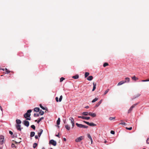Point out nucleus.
Returning a JSON list of instances; mask_svg holds the SVG:
<instances>
[{
  "instance_id": "obj_1",
  "label": "nucleus",
  "mask_w": 149,
  "mask_h": 149,
  "mask_svg": "<svg viewBox=\"0 0 149 149\" xmlns=\"http://www.w3.org/2000/svg\"><path fill=\"white\" fill-rule=\"evenodd\" d=\"M32 110L31 109L28 110L27 112L25 113L24 115V117L25 118H26V120H30L31 118H27L28 117H29L31 116L30 113L31 112Z\"/></svg>"
},
{
  "instance_id": "obj_2",
  "label": "nucleus",
  "mask_w": 149,
  "mask_h": 149,
  "mask_svg": "<svg viewBox=\"0 0 149 149\" xmlns=\"http://www.w3.org/2000/svg\"><path fill=\"white\" fill-rule=\"evenodd\" d=\"M139 103H137L136 104H133L130 108V109H129V110L128 111L127 113H130L132 111L133 109L134 108L135 106H136V105H137Z\"/></svg>"
},
{
  "instance_id": "obj_3",
  "label": "nucleus",
  "mask_w": 149,
  "mask_h": 149,
  "mask_svg": "<svg viewBox=\"0 0 149 149\" xmlns=\"http://www.w3.org/2000/svg\"><path fill=\"white\" fill-rule=\"evenodd\" d=\"M84 137V136H80L77 138L75 140V141L77 142H80L83 139Z\"/></svg>"
},
{
  "instance_id": "obj_4",
  "label": "nucleus",
  "mask_w": 149,
  "mask_h": 149,
  "mask_svg": "<svg viewBox=\"0 0 149 149\" xmlns=\"http://www.w3.org/2000/svg\"><path fill=\"white\" fill-rule=\"evenodd\" d=\"M4 137L3 135L0 136V144L2 145L3 143Z\"/></svg>"
},
{
  "instance_id": "obj_5",
  "label": "nucleus",
  "mask_w": 149,
  "mask_h": 149,
  "mask_svg": "<svg viewBox=\"0 0 149 149\" xmlns=\"http://www.w3.org/2000/svg\"><path fill=\"white\" fill-rule=\"evenodd\" d=\"M49 143L52 144L54 146H56L57 144L56 142L53 140H51L49 142Z\"/></svg>"
},
{
  "instance_id": "obj_6",
  "label": "nucleus",
  "mask_w": 149,
  "mask_h": 149,
  "mask_svg": "<svg viewBox=\"0 0 149 149\" xmlns=\"http://www.w3.org/2000/svg\"><path fill=\"white\" fill-rule=\"evenodd\" d=\"M78 117L79 118H82L84 119L89 120L90 119L89 117H85L84 116H78Z\"/></svg>"
},
{
  "instance_id": "obj_7",
  "label": "nucleus",
  "mask_w": 149,
  "mask_h": 149,
  "mask_svg": "<svg viewBox=\"0 0 149 149\" xmlns=\"http://www.w3.org/2000/svg\"><path fill=\"white\" fill-rule=\"evenodd\" d=\"M126 83V81H124V80L120 81V82H119L118 83V84H117V86H119L125 83Z\"/></svg>"
},
{
  "instance_id": "obj_8",
  "label": "nucleus",
  "mask_w": 149,
  "mask_h": 149,
  "mask_svg": "<svg viewBox=\"0 0 149 149\" xmlns=\"http://www.w3.org/2000/svg\"><path fill=\"white\" fill-rule=\"evenodd\" d=\"M24 124L25 126L27 127L29 126V121L25 120L24 121Z\"/></svg>"
},
{
  "instance_id": "obj_9",
  "label": "nucleus",
  "mask_w": 149,
  "mask_h": 149,
  "mask_svg": "<svg viewBox=\"0 0 149 149\" xmlns=\"http://www.w3.org/2000/svg\"><path fill=\"white\" fill-rule=\"evenodd\" d=\"M16 128L19 131H21V125L19 124H17L16 125Z\"/></svg>"
},
{
  "instance_id": "obj_10",
  "label": "nucleus",
  "mask_w": 149,
  "mask_h": 149,
  "mask_svg": "<svg viewBox=\"0 0 149 149\" xmlns=\"http://www.w3.org/2000/svg\"><path fill=\"white\" fill-rule=\"evenodd\" d=\"M76 125L78 127L80 128H83L84 125L81 124H79L78 123H76Z\"/></svg>"
},
{
  "instance_id": "obj_11",
  "label": "nucleus",
  "mask_w": 149,
  "mask_h": 149,
  "mask_svg": "<svg viewBox=\"0 0 149 149\" xmlns=\"http://www.w3.org/2000/svg\"><path fill=\"white\" fill-rule=\"evenodd\" d=\"M43 130L42 129H40V132H38V135L39 137H40L41 134H42V133L43 132Z\"/></svg>"
},
{
  "instance_id": "obj_12",
  "label": "nucleus",
  "mask_w": 149,
  "mask_h": 149,
  "mask_svg": "<svg viewBox=\"0 0 149 149\" xmlns=\"http://www.w3.org/2000/svg\"><path fill=\"white\" fill-rule=\"evenodd\" d=\"M88 115L93 117H95L96 116V115L95 113H93L91 112L89 113Z\"/></svg>"
},
{
  "instance_id": "obj_13",
  "label": "nucleus",
  "mask_w": 149,
  "mask_h": 149,
  "mask_svg": "<svg viewBox=\"0 0 149 149\" xmlns=\"http://www.w3.org/2000/svg\"><path fill=\"white\" fill-rule=\"evenodd\" d=\"M93 88L92 89V91H94L96 88V83H95L94 82L93 83Z\"/></svg>"
},
{
  "instance_id": "obj_14",
  "label": "nucleus",
  "mask_w": 149,
  "mask_h": 149,
  "mask_svg": "<svg viewBox=\"0 0 149 149\" xmlns=\"http://www.w3.org/2000/svg\"><path fill=\"white\" fill-rule=\"evenodd\" d=\"M102 100H101L96 105L95 107H98L100 104H101V103L102 102Z\"/></svg>"
},
{
  "instance_id": "obj_15",
  "label": "nucleus",
  "mask_w": 149,
  "mask_h": 149,
  "mask_svg": "<svg viewBox=\"0 0 149 149\" xmlns=\"http://www.w3.org/2000/svg\"><path fill=\"white\" fill-rule=\"evenodd\" d=\"M93 77L92 76H90L87 78V79L89 81H91L93 79Z\"/></svg>"
},
{
  "instance_id": "obj_16",
  "label": "nucleus",
  "mask_w": 149,
  "mask_h": 149,
  "mask_svg": "<svg viewBox=\"0 0 149 149\" xmlns=\"http://www.w3.org/2000/svg\"><path fill=\"white\" fill-rule=\"evenodd\" d=\"M132 78L133 80H134L135 81H136L138 79V78L136 77V76L135 75L132 77Z\"/></svg>"
},
{
  "instance_id": "obj_17",
  "label": "nucleus",
  "mask_w": 149,
  "mask_h": 149,
  "mask_svg": "<svg viewBox=\"0 0 149 149\" xmlns=\"http://www.w3.org/2000/svg\"><path fill=\"white\" fill-rule=\"evenodd\" d=\"M69 119L71 121V123L74 122V120L73 118L70 117L69 118Z\"/></svg>"
},
{
  "instance_id": "obj_18",
  "label": "nucleus",
  "mask_w": 149,
  "mask_h": 149,
  "mask_svg": "<svg viewBox=\"0 0 149 149\" xmlns=\"http://www.w3.org/2000/svg\"><path fill=\"white\" fill-rule=\"evenodd\" d=\"M34 110L36 112H38L40 111V109L39 108L36 107L34 109Z\"/></svg>"
},
{
  "instance_id": "obj_19",
  "label": "nucleus",
  "mask_w": 149,
  "mask_h": 149,
  "mask_svg": "<svg viewBox=\"0 0 149 149\" xmlns=\"http://www.w3.org/2000/svg\"><path fill=\"white\" fill-rule=\"evenodd\" d=\"M16 123L17 124H19L21 123V121L20 120L17 119L16 120Z\"/></svg>"
},
{
  "instance_id": "obj_20",
  "label": "nucleus",
  "mask_w": 149,
  "mask_h": 149,
  "mask_svg": "<svg viewBox=\"0 0 149 149\" xmlns=\"http://www.w3.org/2000/svg\"><path fill=\"white\" fill-rule=\"evenodd\" d=\"M65 128L68 130H69L70 129V127L68 125H65Z\"/></svg>"
},
{
  "instance_id": "obj_21",
  "label": "nucleus",
  "mask_w": 149,
  "mask_h": 149,
  "mask_svg": "<svg viewBox=\"0 0 149 149\" xmlns=\"http://www.w3.org/2000/svg\"><path fill=\"white\" fill-rule=\"evenodd\" d=\"M35 133L33 132H31L30 133V136L32 137L35 135Z\"/></svg>"
},
{
  "instance_id": "obj_22",
  "label": "nucleus",
  "mask_w": 149,
  "mask_h": 149,
  "mask_svg": "<svg viewBox=\"0 0 149 149\" xmlns=\"http://www.w3.org/2000/svg\"><path fill=\"white\" fill-rule=\"evenodd\" d=\"M79 77V76L78 75H76L75 76H73L72 77V78L74 79H78Z\"/></svg>"
},
{
  "instance_id": "obj_23",
  "label": "nucleus",
  "mask_w": 149,
  "mask_h": 149,
  "mask_svg": "<svg viewBox=\"0 0 149 149\" xmlns=\"http://www.w3.org/2000/svg\"><path fill=\"white\" fill-rule=\"evenodd\" d=\"M89 125L90 126H95L96 125L93 123H89Z\"/></svg>"
},
{
  "instance_id": "obj_24",
  "label": "nucleus",
  "mask_w": 149,
  "mask_h": 149,
  "mask_svg": "<svg viewBox=\"0 0 149 149\" xmlns=\"http://www.w3.org/2000/svg\"><path fill=\"white\" fill-rule=\"evenodd\" d=\"M125 80L124 81H126L127 82H129L130 81V79L129 77H126L125 78Z\"/></svg>"
},
{
  "instance_id": "obj_25",
  "label": "nucleus",
  "mask_w": 149,
  "mask_h": 149,
  "mask_svg": "<svg viewBox=\"0 0 149 149\" xmlns=\"http://www.w3.org/2000/svg\"><path fill=\"white\" fill-rule=\"evenodd\" d=\"M89 75V73L88 72H86L85 73L84 76H85V77L86 78Z\"/></svg>"
},
{
  "instance_id": "obj_26",
  "label": "nucleus",
  "mask_w": 149,
  "mask_h": 149,
  "mask_svg": "<svg viewBox=\"0 0 149 149\" xmlns=\"http://www.w3.org/2000/svg\"><path fill=\"white\" fill-rule=\"evenodd\" d=\"M60 118H58V120L57 121V124L58 125H59L60 123Z\"/></svg>"
},
{
  "instance_id": "obj_27",
  "label": "nucleus",
  "mask_w": 149,
  "mask_h": 149,
  "mask_svg": "<svg viewBox=\"0 0 149 149\" xmlns=\"http://www.w3.org/2000/svg\"><path fill=\"white\" fill-rule=\"evenodd\" d=\"M140 94H138L137 95H136L135 96H134V97L133 98H132V100H133L134 99H135L139 97L140 96Z\"/></svg>"
},
{
  "instance_id": "obj_28",
  "label": "nucleus",
  "mask_w": 149,
  "mask_h": 149,
  "mask_svg": "<svg viewBox=\"0 0 149 149\" xmlns=\"http://www.w3.org/2000/svg\"><path fill=\"white\" fill-rule=\"evenodd\" d=\"M89 113L87 112H83L82 113V114L84 116H87L88 115Z\"/></svg>"
},
{
  "instance_id": "obj_29",
  "label": "nucleus",
  "mask_w": 149,
  "mask_h": 149,
  "mask_svg": "<svg viewBox=\"0 0 149 149\" xmlns=\"http://www.w3.org/2000/svg\"><path fill=\"white\" fill-rule=\"evenodd\" d=\"M39 111V114H40L41 115H42L44 114V112L43 111H42V110H40Z\"/></svg>"
},
{
  "instance_id": "obj_30",
  "label": "nucleus",
  "mask_w": 149,
  "mask_h": 149,
  "mask_svg": "<svg viewBox=\"0 0 149 149\" xmlns=\"http://www.w3.org/2000/svg\"><path fill=\"white\" fill-rule=\"evenodd\" d=\"M38 145V144L36 143H34L33 145V148H35Z\"/></svg>"
},
{
  "instance_id": "obj_31",
  "label": "nucleus",
  "mask_w": 149,
  "mask_h": 149,
  "mask_svg": "<svg viewBox=\"0 0 149 149\" xmlns=\"http://www.w3.org/2000/svg\"><path fill=\"white\" fill-rule=\"evenodd\" d=\"M44 118V117H42L40 118L38 120L37 123H39Z\"/></svg>"
},
{
  "instance_id": "obj_32",
  "label": "nucleus",
  "mask_w": 149,
  "mask_h": 149,
  "mask_svg": "<svg viewBox=\"0 0 149 149\" xmlns=\"http://www.w3.org/2000/svg\"><path fill=\"white\" fill-rule=\"evenodd\" d=\"M87 136L90 139V140H91V139H92V138H91V136L90 135V134H87Z\"/></svg>"
},
{
  "instance_id": "obj_33",
  "label": "nucleus",
  "mask_w": 149,
  "mask_h": 149,
  "mask_svg": "<svg viewBox=\"0 0 149 149\" xmlns=\"http://www.w3.org/2000/svg\"><path fill=\"white\" fill-rule=\"evenodd\" d=\"M98 100V98H95L92 101V102L93 103L97 101Z\"/></svg>"
},
{
  "instance_id": "obj_34",
  "label": "nucleus",
  "mask_w": 149,
  "mask_h": 149,
  "mask_svg": "<svg viewBox=\"0 0 149 149\" xmlns=\"http://www.w3.org/2000/svg\"><path fill=\"white\" fill-rule=\"evenodd\" d=\"M39 116V114H38L37 113H35L34 114V116L35 117H38Z\"/></svg>"
},
{
  "instance_id": "obj_35",
  "label": "nucleus",
  "mask_w": 149,
  "mask_h": 149,
  "mask_svg": "<svg viewBox=\"0 0 149 149\" xmlns=\"http://www.w3.org/2000/svg\"><path fill=\"white\" fill-rule=\"evenodd\" d=\"M40 108H41L43 110H46V109H45V107H43L42 106V105L41 104H40Z\"/></svg>"
},
{
  "instance_id": "obj_36",
  "label": "nucleus",
  "mask_w": 149,
  "mask_h": 149,
  "mask_svg": "<svg viewBox=\"0 0 149 149\" xmlns=\"http://www.w3.org/2000/svg\"><path fill=\"white\" fill-rule=\"evenodd\" d=\"M65 79L63 77H61L60 79V82H62L63 80H65Z\"/></svg>"
},
{
  "instance_id": "obj_37",
  "label": "nucleus",
  "mask_w": 149,
  "mask_h": 149,
  "mask_svg": "<svg viewBox=\"0 0 149 149\" xmlns=\"http://www.w3.org/2000/svg\"><path fill=\"white\" fill-rule=\"evenodd\" d=\"M108 64L107 63H105L103 64V66L104 67H105L107 66L108 65Z\"/></svg>"
},
{
  "instance_id": "obj_38",
  "label": "nucleus",
  "mask_w": 149,
  "mask_h": 149,
  "mask_svg": "<svg viewBox=\"0 0 149 149\" xmlns=\"http://www.w3.org/2000/svg\"><path fill=\"white\" fill-rule=\"evenodd\" d=\"M31 127L33 129V130H35L36 127L34 125H32L31 126Z\"/></svg>"
},
{
  "instance_id": "obj_39",
  "label": "nucleus",
  "mask_w": 149,
  "mask_h": 149,
  "mask_svg": "<svg viewBox=\"0 0 149 149\" xmlns=\"http://www.w3.org/2000/svg\"><path fill=\"white\" fill-rule=\"evenodd\" d=\"M5 71L6 72V73H9L10 72V71L8 70L6 68L5 69Z\"/></svg>"
},
{
  "instance_id": "obj_40",
  "label": "nucleus",
  "mask_w": 149,
  "mask_h": 149,
  "mask_svg": "<svg viewBox=\"0 0 149 149\" xmlns=\"http://www.w3.org/2000/svg\"><path fill=\"white\" fill-rule=\"evenodd\" d=\"M115 119V117H110L109 118V119L110 120H113V119Z\"/></svg>"
},
{
  "instance_id": "obj_41",
  "label": "nucleus",
  "mask_w": 149,
  "mask_h": 149,
  "mask_svg": "<svg viewBox=\"0 0 149 149\" xmlns=\"http://www.w3.org/2000/svg\"><path fill=\"white\" fill-rule=\"evenodd\" d=\"M62 98H63L62 96V95L60 96L59 99V102H61V101L62 99Z\"/></svg>"
},
{
  "instance_id": "obj_42",
  "label": "nucleus",
  "mask_w": 149,
  "mask_h": 149,
  "mask_svg": "<svg viewBox=\"0 0 149 149\" xmlns=\"http://www.w3.org/2000/svg\"><path fill=\"white\" fill-rule=\"evenodd\" d=\"M109 89H107L105 91V92H104V94L105 95H106L108 92V91H109Z\"/></svg>"
},
{
  "instance_id": "obj_43",
  "label": "nucleus",
  "mask_w": 149,
  "mask_h": 149,
  "mask_svg": "<svg viewBox=\"0 0 149 149\" xmlns=\"http://www.w3.org/2000/svg\"><path fill=\"white\" fill-rule=\"evenodd\" d=\"M11 147L13 148H16V146H15V144L13 143L11 145Z\"/></svg>"
},
{
  "instance_id": "obj_44",
  "label": "nucleus",
  "mask_w": 149,
  "mask_h": 149,
  "mask_svg": "<svg viewBox=\"0 0 149 149\" xmlns=\"http://www.w3.org/2000/svg\"><path fill=\"white\" fill-rule=\"evenodd\" d=\"M126 128L127 130H131L132 129V127H129V128H128V127H126Z\"/></svg>"
},
{
  "instance_id": "obj_45",
  "label": "nucleus",
  "mask_w": 149,
  "mask_h": 149,
  "mask_svg": "<svg viewBox=\"0 0 149 149\" xmlns=\"http://www.w3.org/2000/svg\"><path fill=\"white\" fill-rule=\"evenodd\" d=\"M146 143L148 144H149V138H148L146 140Z\"/></svg>"
},
{
  "instance_id": "obj_46",
  "label": "nucleus",
  "mask_w": 149,
  "mask_h": 149,
  "mask_svg": "<svg viewBox=\"0 0 149 149\" xmlns=\"http://www.w3.org/2000/svg\"><path fill=\"white\" fill-rule=\"evenodd\" d=\"M111 132V134H115L114 131H113V130H111V132Z\"/></svg>"
},
{
  "instance_id": "obj_47",
  "label": "nucleus",
  "mask_w": 149,
  "mask_h": 149,
  "mask_svg": "<svg viewBox=\"0 0 149 149\" xmlns=\"http://www.w3.org/2000/svg\"><path fill=\"white\" fill-rule=\"evenodd\" d=\"M58 99V97H56L55 98L56 100V102H58L59 101Z\"/></svg>"
},
{
  "instance_id": "obj_48",
  "label": "nucleus",
  "mask_w": 149,
  "mask_h": 149,
  "mask_svg": "<svg viewBox=\"0 0 149 149\" xmlns=\"http://www.w3.org/2000/svg\"><path fill=\"white\" fill-rule=\"evenodd\" d=\"M83 122H84V123H86V124L88 125H89V122H87V121H84Z\"/></svg>"
},
{
  "instance_id": "obj_49",
  "label": "nucleus",
  "mask_w": 149,
  "mask_h": 149,
  "mask_svg": "<svg viewBox=\"0 0 149 149\" xmlns=\"http://www.w3.org/2000/svg\"><path fill=\"white\" fill-rule=\"evenodd\" d=\"M141 81L142 82L148 81H149V80L148 79H147L146 80H142Z\"/></svg>"
},
{
  "instance_id": "obj_50",
  "label": "nucleus",
  "mask_w": 149,
  "mask_h": 149,
  "mask_svg": "<svg viewBox=\"0 0 149 149\" xmlns=\"http://www.w3.org/2000/svg\"><path fill=\"white\" fill-rule=\"evenodd\" d=\"M88 127V126H86L85 125H83V128H87Z\"/></svg>"
},
{
  "instance_id": "obj_51",
  "label": "nucleus",
  "mask_w": 149,
  "mask_h": 149,
  "mask_svg": "<svg viewBox=\"0 0 149 149\" xmlns=\"http://www.w3.org/2000/svg\"><path fill=\"white\" fill-rule=\"evenodd\" d=\"M119 124L125 125H126V123H125L123 122V123H119Z\"/></svg>"
},
{
  "instance_id": "obj_52",
  "label": "nucleus",
  "mask_w": 149,
  "mask_h": 149,
  "mask_svg": "<svg viewBox=\"0 0 149 149\" xmlns=\"http://www.w3.org/2000/svg\"><path fill=\"white\" fill-rule=\"evenodd\" d=\"M72 128H73L74 126V122L72 123Z\"/></svg>"
},
{
  "instance_id": "obj_53",
  "label": "nucleus",
  "mask_w": 149,
  "mask_h": 149,
  "mask_svg": "<svg viewBox=\"0 0 149 149\" xmlns=\"http://www.w3.org/2000/svg\"><path fill=\"white\" fill-rule=\"evenodd\" d=\"M9 134L11 135H12L13 134V132L10 131H9Z\"/></svg>"
},
{
  "instance_id": "obj_54",
  "label": "nucleus",
  "mask_w": 149,
  "mask_h": 149,
  "mask_svg": "<svg viewBox=\"0 0 149 149\" xmlns=\"http://www.w3.org/2000/svg\"><path fill=\"white\" fill-rule=\"evenodd\" d=\"M35 138L36 139H38V136L37 135H36L35 136Z\"/></svg>"
},
{
  "instance_id": "obj_55",
  "label": "nucleus",
  "mask_w": 149,
  "mask_h": 149,
  "mask_svg": "<svg viewBox=\"0 0 149 149\" xmlns=\"http://www.w3.org/2000/svg\"><path fill=\"white\" fill-rule=\"evenodd\" d=\"M0 109L1 110V111H3V109L0 105Z\"/></svg>"
},
{
  "instance_id": "obj_56",
  "label": "nucleus",
  "mask_w": 149,
  "mask_h": 149,
  "mask_svg": "<svg viewBox=\"0 0 149 149\" xmlns=\"http://www.w3.org/2000/svg\"><path fill=\"white\" fill-rule=\"evenodd\" d=\"M56 136H57L59 138H60V137L59 136V134H57L56 135Z\"/></svg>"
},
{
  "instance_id": "obj_57",
  "label": "nucleus",
  "mask_w": 149,
  "mask_h": 149,
  "mask_svg": "<svg viewBox=\"0 0 149 149\" xmlns=\"http://www.w3.org/2000/svg\"><path fill=\"white\" fill-rule=\"evenodd\" d=\"M85 108L86 109L88 108H89V106H86V107H85Z\"/></svg>"
},
{
  "instance_id": "obj_58",
  "label": "nucleus",
  "mask_w": 149,
  "mask_h": 149,
  "mask_svg": "<svg viewBox=\"0 0 149 149\" xmlns=\"http://www.w3.org/2000/svg\"><path fill=\"white\" fill-rule=\"evenodd\" d=\"M63 139L64 141H66V139L65 138H63Z\"/></svg>"
},
{
  "instance_id": "obj_59",
  "label": "nucleus",
  "mask_w": 149,
  "mask_h": 149,
  "mask_svg": "<svg viewBox=\"0 0 149 149\" xmlns=\"http://www.w3.org/2000/svg\"><path fill=\"white\" fill-rule=\"evenodd\" d=\"M91 141V144H92L93 143V140L92 139H91V140H90Z\"/></svg>"
},
{
  "instance_id": "obj_60",
  "label": "nucleus",
  "mask_w": 149,
  "mask_h": 149,
  "mask_svg": "<svg viewBox=\"0 0 149 149\" xmlns=\"http://www.w3.org/2000/svg\"><path fill=\"white\" fill-rule=\"evenodd\" d=\"M1 70H3V71H4V70H5V69L2 68V69H1Z\"/></svg>"
},
{
  "instance_id": "obj_61",
  "label": "nucleus",
  "mask_w": 149,
  "mask_h": 149,
  "mask_svg": "<svg viewBox=\"0 0 149 149\" xmlns=\"http://www.w3.org/2000/svg\"><path fill=\"white\" fill-rule=\"evenodd\" d=\"M107 142V141H106L105 140L104 142V143H106Z\"/></svg>"
},
{
  "instance_id": "obj_62",
  "label": "nucleus",
  "mask_w": 149,
  "mask_h": 149,
  "mask_svg": "<svg viewBox=\"0 0 149 149\" xmlns=\"http://www.w3.org/2000/svg\"><path fill=\"white\" fill-rule=\"evenodd\" d=\"M15 143H17V142L16 141H15Z\"/></svg>"
},
{
  "instance_id": "obj_63",
  "label": "nucleus",
  "mask_w": 149,
  "mask_h": 149,
  "mask_svg": "<svg viewBox=\"0 0 149 149\" xmlns=\"http://www.w3.org/2000/svg\"><path fill=\"white\" fill-rule=\"evenodd\" d=\"M35 122H38V120H35Z\"/></svg>"
},
{
  "instance_id": "obj_64",
  "label": "nucleus",
  "mask_w": 149,
  "mask_h": 149,
  "mask_svg": "<svg viewBox=\"0 0 149 149\" xmlns=\"http://www.w3.org/2000/svg\"><path fill=\"white\" fill-rule=\"evenodd\" d=\"M42 149H45V148L44 147H43L42 148Z\"/></svg>"
}]
</instances>
